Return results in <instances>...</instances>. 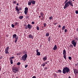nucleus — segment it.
I'll return each mask as SVG.
<instances>
[{"label": "nucleus", "instance_id": "nucleus-41", "mask_svg": "<svg viewBox=\"0 0 78 78\" xmlns=\"http://www.w3.org/2000/svg\"><path fill=\"white\" fill-rule=\"evenodd\" d=\"M14 25L13 24L12 25V27L13 28L14 27Z\"/></svg>", "mask_w": 78, "mask_h": 78}, {"label": "nucleus", "instance_id": "nucleus-26", "mask_svg": "<svg viewBox=\"0 0 78 78\" xmlns=\"http://www.w3.org/2000/svg\"><path fill=\"white\" fill-rule=\"evenodd\" d=\"M21 53L20 52H18L16 54V55H21Z\"/></svg>", "mask_w": 78, "mask_h": 78}, {"label": "nucleus", "instance_id": "nucleus-32", "mask_svg": "<svg viewBox=\"0 0 78 78\" xmlns=\"http://www.w3.org/2000/svg\"><path fill=\"white\" fill-rule=\"evenodd\" d=\"M68 59L70 60H71L72 59V58L71 57V56H69L68 57Z\"/></svg>", "mask_w": 78, "mask_h": 78}, {"label": "nucleus", "instance_id": "nucleus-24", "mask_svg": "<svg viewBox=\"0 0 78 78\" xmlns=\"http://www.w3.org/2000/svg\"><path fill=\"white\" fill-rule=\"evenodd\" d=\"M63 58L66 60V55H63Z\"/></svg>", "mask_w": 78, "mask_h": 78}, {"label": "nucleus", "instance_id": "nucleus-15", "mask_svg": "<svg viewBox=\"0 0 78 78\" xmlns=\"http://www.w3.org/2000/svg\"><path fill=\"white\" fill-rule=\"evenodd\" d=\"M47 59V56H45L43 58V61H45Z\"/></svg>", "mask_w": 78, "mask_h": 78}, {"label": "nucleus", "instance_id": "nucleus-21", "mask_svg": "<svg viewBox=\"0 0 78 78\" xmlns=\"http://www.w3.org/2000/svg\"><path fill=\"white\" fill-rule=\"evenodd\" d=\"M40 14H41V17L43 18L44 16V14L43 12H40Z\"/></svg>", "mask_w": 78, "mask_h": 78}, {"label": "nucleus", "instance_id": "nucleus-7", "mask_svg": "<svg viewBox=\"0 0 78 78\" xmlns=\"http://www.w3.org/2000/svg\"><path fill=\"white\" fill-rule=\"evenodd\" d=\"M32 27V25H31L30 24H28V25H27L26 27L25 28L26 29H27V28H29V29H31Z\"/></svg>", "mask_w": 78, "mask_h": 78}, {"label": "nucleus", "instance_id": "nucleus-61", "mask_svg": "<svg viewBox=\"0 0 78 78\" xmlns=\"http://www.w3.org/2000/svg\"><path fill=\"white\" fill-rule=\"evenodd\" d=\"M1 12V10H0V12Z\"/></svg>", "mask_w": 78, "mask_h": 78}, {"label": "nucleus", "instance_id": "nucleus-33", "mask_svg": "<svg viewBox=\"0 0 78 78\" xmlns=\"http://www.w3.org/2000/svg\"><path fill=\"white\" fill-rule=\"evenodd\" d=\"M20 64H21V63H20V62H18L17 63V65L18 66H19V65H20Z\"/></svg>", "mask_w": 78, "mask_h": 78}, {"label": "nucleus", "instance_id": "nucleus-13", "mask_svg": "<svg viewBox=\"0 0 78 78\" xmlns=\"http://www.w3.org/2000/svg\"><path fill=\"white\" fill-rule=\"evenodd\" d=\"M38 49H37L36 52H37V56H40L41 55V53L40 52H39Z\"/></svg>", "mask_w": 78, "mask_h": 78}, {"label": "nucleus", "instance_id": "nucleus-5", "mask_svg": "<svg viewBox=\"0 0 78 78\" xmlns=\"http://www.w3.org/2000/svg\"><path fill=\"white\" fill-rule=\"evenodd\" d=\"M76 41L75 40H73L72 41H71V44L73 45V46L74 47H76V45L77 44V42H76Z\"/></svg>", "mask_w": 78, "mask_h": 78}, {"label": "nucleus", "instance_id": "nucleus-50", "mask_svg": "<svg viewBox=\"0 0 78 78\" xmlns=\"http://www.w3.org/2000/svg\"><path fill=\"white\" fill-rule=\"evenodd\" d=\"M16 5H17V6H18V5H19V3H17L16 4Z\"/></svg>", "mask_w": 78, "mask_h": 78}, {"label": "nucleus", "instance_id": "nucleus-57", "mask_svg": "<svg viewBox=\"0 0 78 78\" xmlns=\"http://www.w3.org/2000/svg\"><path fill=\"white\" fill-rule=\"evenodd\" d=\"M41 46H42V45H41V44L40 45V47H41Z\"/></svg>", "mask_w": 78, "mask_h": 78}, {"label": "nucleus", "instance_id": "nucleus-58", "mask_svg": "<svg viewBox=\"0 0 78 78\" xmlns=\"http://www.w3.org/2000/svg\"><path fill=\"white\" fill-rule=\"evenodd\" d=\"M45 69H47V68H45Z\"/></svg>", "mask_w": 78, "mask_h": 78}, {"label": "nucleus", "instance_id": "nucleus-43", "mask_svg": "<svg viewBox=\"0 0 78 78\" xmlns=\"http://www.w3.org/2000/svg\"><path fill=\"white\" fill-rule=\"evenodd\" d=\"M3 57L2 56H1L0 57V59H1Z\"/></svg>", "mask_w": 78, "mask_h": 78}, {"label": "nucleus", "instance_id": "nucleus-30", "mask_svg": "<svg viewBox=\"0 0 78 78\" xmlns=\"http://www.w3.org/2000/svg\"><path fill=\"white\" fill-rule=\"evenodd\" d=\"M37 30H39V27L38 26H37Z\"/></svg>", "mask_w": 78, "mask_h": 78}, {"label": "nucleus", "instance_id": "nucleus-4", "mask_svg": "<svg viewBox=\"0 0 78 78\" xmlns=\"http://www.w3.org/2000/svg\"><path fill=\"white\" fill-rule=\"evenodd\" d=\"M19 69L17 67H14L12 68V72L15 73H17L16 72H18Z\"/></svg>", "mask_w": 78, "mask_h": 78}, {"label": "nucleus", "instance_id": "nucleus-36", "mask_svg": "<svg viewBox=\"0 0 78 78\" xmlns=\"http://www.w3.org/2000/svg\"><path fill=\"white\" fill-rule=\"evenodd\" d=\"M58 71L60 73H62V71L60 69H59L58 70Z\"/></svg>", "mask_w": 78, "mask_h": 78}, {"label": "nucleus", "instance_id": "nucleus-10", "mask_svg": "<svg viewBox=\"0 0 78 78\" xmlns=\"http://www.w3.org/2000/svg\"><path fill=\"white\" fill-rule=\"evenodd\" d=\"M69 4V5H70V6H72V7H73V1H69L68 2Z\"/></svg>", "mask_w": 78, "mask_h": 78}, {"label": "nucleus", "instance_id": "nucleus-52", "mask_svg": "<svg viewBox=\"0 0 78 78\" xmlns=\"http://www.w3.org/2000/svg\"><path fill=\"white\" fill-rule=\"evenodd\" d=\"M76 30L78 32V29L77 28L76 29Z\"/></svg>", "mask_w": 78, "mask_h": 78}, {"label": "nucleus", "instance_id": "nucleus-27", "mask_svg": "<svg viewBox=\"0 0 78 78\" xmlns=\"http://www.w3.org/2000/svg\"><path fill=\"white\" fill-rule=\"evenodd\" d=\"M23 18V16H20V17H19V18L20 19H22Z\"/></svg>", "mask_w": 78, "mask_h": 78}, {"label": "nucleus", "instance_id": "nucleus-37", "mask_svg": "<svg viewBox=\"0 0 78 78\" xmlns=\"http://www.w3.org/2000/svg\"><path fill=\"white\" fill-rule=\"evenodd\" d=\"M67 31V29H65L64 30V32L65 33H66Z\"/></svg>", "mask_w": 78, "mask_h": 78}, {"label": "nucleus", "instance_id": "nucleus-28", "mask_svg": "<svg viewBox=\"0 0 78 78\" xmlns=\"http://www.w3.org/2000/svg\"><path fill=\"white\" fill-rule=\"evenodd\" d=\"M10 62H11V64H12L13 62V60L12 59H10Z\"/></svg>", "mask_w": 78, "mask_h": 78}, {"label": "nucleus", "instance_id": "nucleus-34", "mask_svg": "<svg viewBox=\"0 0 78 78\" xmlns=\"http://www.w3.org/2000/svg\"><path fill=\"white\" fill-rule=\"evenodd\" d=\"M45 65L44 63H43V64L41 65V66H43V67H44L45 66Z\"/></svg>", "mask_w": 78, "mask_h": 78}, {"label": "nucleus", "instance_id": "nucleus-39", "mask_svg": "<svg viewBox=\"0 0 78 78\" xmlns=\"http://www.w3.org/2000/svg\"><path fill=\"white\" fill-rule=\"evenodd\" d=\"M18 23V22H16L14 23V25L15 26H16L17 25Z\"/></svg>", "mask_w": 78, "mask_h": 78}, {"label": "nucleus", "instance_id": "nucleus-46", "mask_svg": "<svg viewBox=\"0 0 78 78\" xmlns=\"http://www.w3.org/2000/svg\"><path fill=\"white\" fill-rule=\"evenodd\" d=\"M44 63L45 64V65H46V64H47L48 63V62H47Z\"/></svg>", "mask_w": 78, "mask_h": 78}, {"label": "nucleus", "instance_id": "nucleus-47", "mask_svg": "<svg viewBox=\"0 0 78 78\" xmlns=\"http://www.w3.org/2000/svg\"><path fill=\"white\" fill-rule=\"evenodd\" d=\"M58 27L59 28H60L61 27V25H59L58 26Z\"/></svg>", "mask_w": 78, "mask_h": 78}, {"label": "nucleus", "instance_id": "nucleus-17", "mask_svg": "<svg viewBox=\"0 0 78 78\" xmlns=\"http://www.w3.org/2000/svg\"><path fill=\"white\" fill-rule=\"evenodd\" d=\"M63 55H66V51L65 49L63 50Z\"/></svg>", "mask_w": 78, "mask_h": 78}, {"label": "nucleus", "instance_id": "nucleus-8", "mask_svg": "<svg viewBox=\"0 0 78 78\" xmlns=\"http://www.w3.org/2000/svg\"><path fill=\"white\" fill-rule=\"evenodd\" d=\"M28 7H26L25 9L24 13L25 15H27L28 14Z\"/></svg>", "mask_w": 78, "mask_h": 78}, {"label": "nucleus", "instance_id": "nucleus-19", "mask_svg": "<svg viewBox=\"0 0 78 78\" xmlns=\"http://www.w3.org/2000/svg\"><path fill=\"white\" fill-rule=\"evenodd\" d=\"M28 5H31V0H30L28 2Z\"/></svg>", "mask_w": 78, "mask_h": 78}, {"label": "nucleus", "instance_id": "nucleus-49", "mask_svg": "<svg viewBox=\"0 0 78 78\" xmlns=\"http://www.w3.org/2000/svg\"><path fill=\"white\" fill-rule=\"evenodd\" d=\"M43 19H44V16L42 18H41V20H43Z\"/></svg>", "mask_w": 78, "mask_h": 78}, {"label": "nucleus", "instance_id": "nucleus-40", "mask_svg": "<svg viewBox=\"0 0 78 78\" xmlns=\"http://www.w3.org/2000/svg\"><path fill=\"white\" fill-rule=\"evenodd\" d=\"M16 2L15 1H13V4H15L16 3Z\"/></svg>", "mask_w": 78, "mask_h": 78}, {"label": "nucleus", "instance_id": "nucleus-2", "mask_svg": "<svg viewBox=\"0 0 78 78\" xmlns=\"http://www.w3.org/2000/svg\"><path fill=\"white\" fill-rule=\"evenodd\" d=\"M27 57V54H25L22 57L21 60H23L24 61H25Z\"/></svg>", "mask_w": 78, "mask_h": 78}, {"label": "nucleus", "instance_id": "nucleus-1", "mask_svg": "<svg viewBox=\"0 0 78 78\" xmlns=\"http://www.w3.org/2000/svg\"><path fill=\"white\" fill-rule=\"evenodd\" d=\"M70 71L69 68H68V67H65V68H63L62 72L63 74H66V73H68V72H70Z\"/></svg>", "mask_w": 78, "mask_h": 78}, {"label": "nucleus", "instance_id": "nucleus-22", "mask_svg": "<svg viewBox=\"0 0 78 78\" xmlns=\"http://www.w3.org/2000/svg\"><path fill=\"white\" fill-rule=\"evenodd\" d=\"M53 19V16H51L49 17V20H51L52 19Z\"/></svg>", "mask_w": 78, "mask_h": 78}, {"label": "nucleus", "instance_id": "nucleus-64", "mask_svg": "<svg viewBox=\"0 0 78 78\" xmlns=\"http://www.w3.org/2000/svg\"><path fill=\"white\" fill-rule=\"evenodd\" d=\"M1 78V76H0V78Z\"/></svg>", "mask_w": 78, "mask_h": 78}, {"label": "nucleus", "instance_id": "nucleus-44", "mask_svg": "<svg viewBox=\"0 0 78 78\" xmlns=\"http://www.w3.org/2000/svg\"><path fill=\"white\" fill-rule=\"evenodd\" d=\"M28 66V65H26L25 66V68H27Z\"/></svg>", "mask_w": 78, "mask_h": 78}, {"label": "nucleus", "instance_id": "nucleus-56", "mask_svg": "<svg viewBox=\"0 0 78 78\" xmlns=\"http://www.w3.org/2000/svg\"><path fill=\"white\" fill-rule=\"evenodd\" d=\"M41 16H39V18H41Z\"/></svg>", "mask_w": 78, "mask_h": 78}, {"label": "nucleus", "instance_id": "nucleus-59", "mask_svg": "<svg viewBox=\"0 0 78 78\" xmlns=\"http://www.w3.org/2000/svg\"><path fill=\"white\" fill-rule=\"evenodd\" d=\"M76 66H77V64H76Z\"/></svg>", "mask_w": 78, "mask_h": 78}, {"label": "nucleus", "instance_id": "nucleus-63", "mask_svg": "<svg viewBox=\"0 0 78 78\" xmlns=\"http://www.w3.org/2000/svg\"><path fill=\"white\" fill-rule=\"evenodd\" d=\"M16 78H18V77H16Z\"/></svg>", "mask_w": 78, "mask_h": 78}, {"label": "nucleus", "instance_id": "nucleus-11", "mask_svg": "<svg viewBox=\"0 0 78 78\" xmlns=\"http://www.w3.org/2000/svg\"><path fill=\"white\" fill-rule=\"evenodd\" d=\"M9 46H7L5 50V52L6 54H9Z\"/></svg>", "mask_w": 78, "mask_h": 78}, {"label": "nucleus", "instance_id": "nucleus-53", "mask_svg": "<svg viewBox=\"0 0 78 78\" xmlns=\"http://www.w3.org/2000/svg\"><path fill=\"white\" fill-rule=\"evenodd\" d=\"M54 24L55 25H56V24H57V23H54Z\"/></svg>", "mask_w": 78, "mask_h": 78}, {"label": "nucleus", "instance_id": "nucleus-62", "mask_svg": "<svg viewBox=\"0 0 78 78\" xmlns=\"http://www.w3.org/2000/svg\"><path fill=\"white\" fill-rule=\"evenodd\" d=\"M77 65L78 66V63H77Z\"/></svg>", "mask_w": 78, "mask_h": 78}, {"label": "nucleus", "instance_id": "nucleus-35", "mask_svg": "<svg viewBox=\"0 0 78 78\" xmlns=\"http://www.w3.org/2000/svg\"><path fill=\"white\" fill-rule=\"evenodd\" d=\"M43 25H44V27H45L47 26V24L44 23V24H43Z\"/></svg>", "mask_w": 78, "mask_h": 78}, {"label": "nucleus", "instance_id": "nucleus-9", "mask_svg": "<svg viewBox=\"0 0 78 78\" xmlns=\"http://www.w3.org/2000/svg\"><path fill=\"white\" fill-rule=\"evenodd\" d=\"M22 9L21 7H20L19 9H18V6H16V10L18 12H19L20 11H21Z\"/></svg>", "mask_w": 78, "mask_h": 78}, {"label": "nucleus", "instance_id": "nucleus-6", "mask_svg": "<svg viewBox=\"0 0 78 78\" xmlns=\"http://www.w3.org/2000/svg\"><path fill=\"white\" fill-rule=\"evenodd\" d=\"M65 5H64V9H66L67 8L69 7V4L68 2H66V3H65Z\"/></svg>", "mask_w": 78, "mask_h": 78}, {"label": "nucleus", "instance_id": "nucleus-55", "mask_svg": "<svg viewBox=\"0 0 78 78\" xmlns=\"http://www.w3.org/2000/svg\"><path fill=\"white\" fill-rule=\"evenodd\" d=\"M1 68H0V72L1 71Z\"/></svg>", "mask_w": 78, "mask_h": 78}, {"label": "nucleus", "instance_id": "nucleus-29", "mask_svg": "<svg viewBox=\"0 0 78 78\" xmlns=\"http://www.w3.org/2000/svg\"><path fill=\"white\" fill-rule=\"evenodd\" d=\"M70 47L71 48H73V46L72 44H70Z\"/></svg>", "mask_w": 78, "mask_h": 78}, {"label": "nucleus", "instance_id": "nucleus-60", "mask_svg": "<svg viewBox=\"0 0 78 78\" xmlns=\"http://www.w3.org/2000/svg\"><path fill=\"white\" fill-rule=\"evenodd\" d=\"M74 0H73V1H74Z\"/></svg>", "mask_w": 78, "mask_h": 78}, {"label": "nucleus", "instance_id": "nucleus-38", "mask_svg": "<svg viewBox=\"0 0 78 78\" xmlns=\"http://www.w3.org/2000/svg\"><path fill=\"white\" fill-rule=\"evenodd\" d=\"M75 13L76 14H78V10H76L75 11Z\"/></svg>", "mask_w": 78, "mask_h": 78}, {"label": "nucleus", "instance_id": "nucleus-48", "mask_svg": "<svg viewBox=\"0 0 78 78\" xmlns=\"http://www.w3.org/2000/svg\"><path fill=\"white\" fill-rule=\"evenodd\" d=\"M36 78V76H33L32 78Z\"/></svg>", "mask_w": 78, "mask_h": 78}, {"label": "nucleus", "instance_id": "nucleus-42", "mask_svg": "<svg viewBox=\"0 0 78 78\" xmlns=\"http://www.w3.org/2000/svg\"><path fill=\"white\" fill-rule=\"evenodd\" d=\"M68 2V0H66V1L64 2V3H67Z\"/></svg>", "mask_w": 78, "mask_h": 78}, {"label": "nucleus", "instance_id": "nucleus-14", "mask_svg": "<svg viewBox=\"0 0 78 78\" xmlns=\"http://www.w3.org/2000/svg\"><path fill=\"white\" fill-rule=\"evenodd\" d=\"M29 38H31L32 39H33V35L31 34H30L29 35Z\"/></svg>", "mask_w": 78, "mask_h": 78}, {"label": "nucleus", "instance_id": "nucleus-31", "mask_svg": "<svg viewBox=\"0 0 78 78\" xmlns=\"http://www.w3.org/2000/svg\"><path fill=\"white\" fill-rule=\"evenodd\" d=\"M14 58V56H12V57H11L10 58H9V59L10 60H11V59H13V58Z\"/></svg>", "mask_w": 78, "mask_h": 78}, {"label": "nucleus", "instance_id": "nucleus-3", "mask_svg": "<svg viewBox=\"0 0 78 78\" xmlns=\"http://www.w3.org/2000/svg\"><path fill=\"white\" fill-rule=\"evenodd\" d=\"M13 38H15V43H16L17 42V40L18 39V37L17 36L16 34H14L13 35Z\"/></svg>", "mask_w": 78, "mask_h": 78}, {"label": "nucleus", "instance_id": "nucleus-54", "mask_svg": "<svg viewBox=\"0 0 78 78\" xmlns=\"http://www.w3.org/2000/svg\"><path fill=\"white\" fill-rule=\"evenodd\" d=\"M68 78H71V77L70 76H69Z\"/></svg>", "mask_w": 78, "mask_h": 78}, {"label": "nucleus", "instance_id": "nucleus-20", "mask_svg": "<svg viewBox=\"0 0 78 78\" xmlns=\"http://www.w3.org/2000/svg\"><path fill=\"white\" fill-rule=\"evenodd\" d=\"M66 28V26H63L62 28V30H64Z\"/></svg>", "mask_w": 78, "mask_h": 78}, {"label": "nucleus", "instance_id": "nucleus-18", "mask_svg": "<svg viewBox=\"0 0 78 78\" xmlns=\"http://www.w3.org/2000/svg\"><path fill=\"white\" fill-rule=\"evenodd\" d=\"M57 49V46L56 45H55L53 48V50H56Z\"/></svg>", "mask_w": 78, "mask_h": 78}, {"label": "nucleus", "instance_id": "nucleus-16", "mask_svg": "<svg viewBox=\"0 0 78 78\" xmlns=\"http://www.w3.org/2000/svg\"><path fill=\"white\" fill-rule=\"evenodd\" d=\"M31 3L33 5L35 4L36 2L35 1L33 0H31Z\"/></svg>", "mask_w": 78, "mask_h": 78}, {"label": "nucleus", "instance_id": "nucleus-12", "mask_svg": "<svg viewBox=\"0 0 78 78\" xmlns=\"http://www.w3.org/2000/svg\"><path fill=\"white\" fill-rule=\"evenodd\" d=\"M74 73L76 75L78 73V71L77 70V69H73Z\"/></svg>", "mask_w": 78, "mask_h": 78}, {"label": "nucleus", "instance_id": "nucleus-25", "mask_svg": "<svg viewBox=\"0 0 78 78\" xmlns=\"http://www.w3.org/2000/svg\"><path fill=\"white\" fill-rule=\"evenodd\" d=\"M48 41H50L51 40V37H48Z\"/></svg>", "mask_w": 78, "mask_h": 78}, {"label": "nucleus", "instance_id": "nucleus-23", "mask_svg": "<svg viewBox=\"0 0 78 78\" xmlns=\"http://www.w3.org/2000/svg\"><path fill=\"white\" fill-rule=\"evenodd\" d=\"M49 35V32L47 33L46 34V36L48 37Z\"/></svg>", "mask_w": 78, "mask_h": 78}, {"label": "nucleus", "instance_id": "nucleus-45", "mask_svg": "<svg viewBox=\"0 0 78 78\" xmlns=\"http://www.w3.org/2000/svg\"><path fill=\"white\" fill-rule=\"evenodd\" d=\"M32 24H34V21H32Z\"/></svg>", "mask_w": 78, "mask_h": 78}, {"label": "nucleus", "instance_id": "nucleus-51", "mask_svg": "<svg viewBox=\"0 0 78 78\" xmlns=\"http://www.w3.org/2000/svg\"><path fill=\"white\" fill-rule=\"evenodd\" d=\"M76 40H78V39L77 37H76Z\"/></svg>", "mask_w": 78, "mask_h": 78}]
</instances>
